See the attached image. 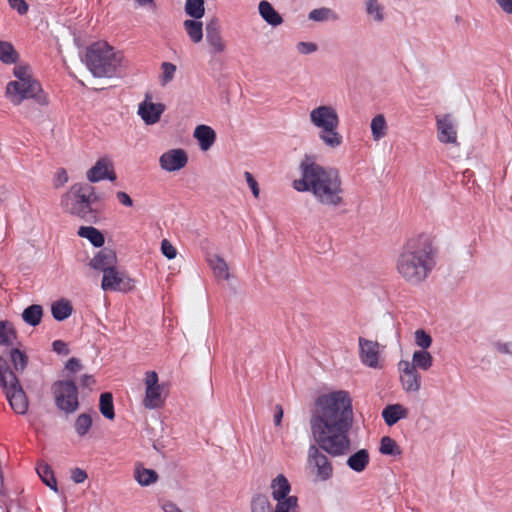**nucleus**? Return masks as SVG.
I'll return each mask as SVG.
<instances>
[{
	"mask_svg": "<svg viewBox=\"0 0 512 512\" xmlns=\"http://www.w3.org/2000/svg\"><path fill=\"white\" fill-rule=\"evenodd\" d=\"M352 424V399L347 391L330 392L316 399L310 426L317 445L308 448L307 468L317 481L325 482L333 477L334 467L326 454L341 457L349 453Z\"/></svg>",
	"mask_w": 512,
	"mask_h": 512,
	"instance_id": "nucleus-1",
	"label": "nucleus"
},
{
	"mask_svg": "<svg viewBox=\"0 0 512 512\" xmlns=\"http://www.w3.org/2000/svg\"><path fill=\"white\" fill-rule=\"evenodd\" d=\"M435 238L427 233L410 237L401 247L395 269L399 277L410 285L424 282L436 265Z\"/></svg>",
	"mask_w": 512,
	"mask_h": 512,
	"instance_id": "nucleus-2",
	"label": "nucleus"
},
{
	"mask_svg": "<svg viewBox=\"0 0 512 512\" xmlns=\"http://www.w3.org/2000/svg\"><path fill=\"white\" fill-rule=\"evenodd\" d=\"M301 178L293 181L298 192H310L318 203L336 208L344 203V189L337 169L323 167L307 158L300 165Z\"/></svg>",
	"mask_w": 512,
	"mask_h": 512,
	"instance_id": "nucleus-3",
	"label": "nucleus"
},
{
	"mask_svg": "<svg viewBox=\"0 0 512 512\" xmlns=\"http://www.w3.org/2000/svg\"><path fill=\"white\" fill-rule=\"evenodd\" d=\"M86 64L94 76L112 78L121 74L127 66V60L122 51L105 41H98L88 47Z\"/></svg>",
	"mask_w": 512,
	"mask_h": 512,
	"instance_id": "nucleus-4",
	"label": "nucleus"
},
{
	"mask_svg": "<svg viewBox=\"0 0 512 512\" xmlns=\"http://www.w3.org/2000/svg\"><path fill=\"white\" fill-rule=\"evenodd\" d=\"M13 73L17 80L7 84L6 94L14 105H20L25 99H34L42 106L48 104V96L32 77L29 66L16 65Z\"/></svg>",
	"mask_w": 512,
	"mask_h": 512,
	"instance_id": "nucleus-5",
	"label": "nucleus"
},
{
	"mask_svg": "<svg viewBox=\"0 0 512 512\" xmlns=\"http://www.w3.org/2000/svg\"><path fill=\"white\" fill-rule=\"evenodd\" d=\"M100 196L94 186L87 183H76L62 196L61 205L66 212L85 221L96 219V211L92 204L99 201Z\"/></svg>",
	"mask_w": 512,
	"mask_h": 512,
	"instance_id": "nucleus-6",
	"label": "nucleus"
},
{
	"mask_svg": "<svg viewBox=\"0 0 512 512\" xmlns=\"http://www.w3.org/2000/svg\"><path fill=\"white\" fill-rule=\"evenodd\" d=\"M310 122L319 129V138L331 148L339 147L343 142L342 135L338 132L339 116L334 107L321 105L310 112Z\"/></svg>",
	"mask_w": 512,
	"mask_h": 512,
	"instance_id": "nucleus-7",
	"label": "nucleus"
},
{
	"mask_svg": "<svg viewBox=\"0 0 512 512\" xmlns=\"http://www.w3.org/2000/svg\"><path fill=\"white\" fill-rule=\"evenodd\" d=\"M2 386L13 411L20 415L25 414L28 410V400L15 372L4 373L2 376Z\"/></svg>",
	"mask_w": 512,
	"mask_h": 512,
	"instance_id": "nucleus-8",
	"label": "nucleus"
},
{
	"mask_svg": "<svg viewBox=\"0 0 512 512\" xmlns=\"http://www.w3.org/2000/svg\"><path fill=\"white\" fill-rule=\"evenodd\" d=\"M56 406L66 412L73 413L79 407L78 389L71 380L56 381L52 386Z\"/></svg>",
	"mask_w": 512,
	"mask_h": 512,
	"instance_id": "nucleus-9",
	"label": "nucleus"
},
{
	"mask_svg": "<svg viewBox=\"0 0 512 512\" xmlns=\"http://www.w3.org/2000/svg\"><path fill=\"white\" fill-rule=\"evenodd\" d=\"M145 396L142 404L146 409L161 408L166 399L164 387L159 383L158 374L155 371H147L144 378Z\"/></svg>",
	"mask_w": 512,
	"mask_h": 512,
	"instance_id": "nucleus-10",
	"label": "nucleus"
},
{
	"mask_svg": "<svg viewBox=\"0 0 512 512\" xmlns=\"http://www.w3.org/2000/svg\"><path fill=\"white\" fill-rule=\"evenodd\" d=\"M273 508L267 496L256 494L251 499V512H298V499L290 496L285 500L276 501Z\"/></svg>",
	"mask_w": 512,
	"mask_h": 512,
	"instance_id": "nucleus-11",
	"label": "nucleus"
},
{
	"mask_svg": "<svg viewBox=\"0 0 512 512\" xmlns=\"http://www.w3.org/2000/svg\"><path fill=\"white\" fill-rule=\"evenodd\" d=\"M101 287L104 291L127 292L134 288V284L125 271H120L114 267L103 274Z\"/></svg>",
	"mask_w": 512,
	"mask_h": 512,
	"instance_id": "nucleus-12",
	"label": "nucleus"
},
{
	"mask_svg": "<svg viewBox=\"0 0 512 512\" xmlns=\"http://www.w3.org/2000/svg\"><path fill=\"white\" fill-rule=\"evenodd\" d=\"M399 379L406 393H417L421 388V375L407 360L398 363Z\"/></svg>",
	"mask_w": 512,
	"mask_h": 512,
	"instance_id": "nucleus-13",
	"label": "nucleus"
},
{
	"mask_svg": "<svg viewBox=\"0 0 512 512\" xmlns=\"http://www.w3.org/2000/svg\"><path fill=\"white\" fill-rule=\"evenodd\" d=\"M436 126L437 137L441 143L458 145L456 124L450 114L436 116Z\"/></svg>",
	"mask_w": 512,
	"mask_h": 512,
	"instance_id": "nucleus-14",
	"label": "nucleus"
},
{
	"mask_svg": "<svg viewBox=\"0 0 512 512\" xmlns=\"http://www.w3.org/2000/svg\"><path fill=\"white\" fill-rule=\"evenodd\" d=\"M188 163V155L183 149H171L163 153L159 158L160 167L168 172L178 171Z\"/></svg>",
	"mask_w": 512,
	"mask_h": 512,
	"instance_id": "nucleus-15",
	"label": "nucleus"
},
{
	"mask_svg": "<svg viewBox=\"0 0 512 512\" xmlns=\"http://www.w3.org/2000/svg\"><path fill=\"white\" fill-rule=\"evenodd\" d=\"M360 360L361 362L371 368H380L379 353L380 345L377 341L367 340L359 337Z\"/></svg>",
	"mask_w": 512,
	"mask_h": 512,
	"instance_id": "nucleus-16",
	"label": "nucleus"
},
{
	"mask_svg": "<svg viewBox=\"0 0 512 512\" xmlns=\"http://www.w3.org/2000/svg\"><path fill=\"white\" fill-rule=\"evenodd\" d=\"M86 177L91 183H96L104 179L111 181L116 180L112 163L107 158L99 159L95 165L87 171Z\"/></svg>",
	"mask_w": 512,
	"mask_h": 512,
	"instance_id": "nucleus-17",
	"label": "nucleus"
},
{
	"mask_svg": "<svg viewBox=\"0 0 512 512\" xmlns=\"http://www.w3.org/2000/svg\"><path fill=\"white\" fill-rule=\"evenodd\" d=\"M116 264V253L114 250L109 248L100 250L90 261V266L95 270L103 272V274L105 271H109L116 267Z\"/></svg>",
	"mask_w": 512,
	"mask_h": 512,
	"instance_id": "nucleus-18",
	"label": "nucleus"
},
{
	"mask_svg": "<svg viewBox=\"0 0 512 512\" xmlns=\"http://www.w3.org/2000/svg\"><path fill=\"white\" fill-rule=\"evenodd\" d=\"M164 110L165 106L161 103L156 104L144 101L139 105L138 114L146 124L151 125L157 123L160 120Z\"/></svg>",
	"mask_w": 512,
	"mask_h": 512,
	"instance_id": "nucleus-19",
	"label": "nucleus"
},
{
	"mask_svg": "<svg viewBox=\"0 0 512 512\" xmlns=\"http://www.w3.org/2000/svg\"><path fill=\"white\" fill-rule=\"evenodd\" d=\"M206 42L210 47V53L213 55L223 53L226 49V43L216 25L208 24L206 26Z\"/></svg>",
	"mask_w": 512,
	"mask_h": 512,
	"instance_id": "nucleus-20",
	"label": "nucleus"
},
{
	"mask_svg": "<svg viewBox=\"0 0 512 512\" xmlns=\"http://www.w3.org/2000/svg\"><path fill=\"white\" fill-rule=\"evenodd\" d=\"M271 495L275 501L285 500L290 497L291 485L288 479L283 475H277L270 484Z\"/></svg>",
	"mask_w": 512,
	"mask_h": 512,
	"instance_id": "nucleus-21",
	"label": "nucleus"
},
{
	"mask_svg": "<svg viewBox=\"0 0 512 512\" xmlns=\"http://www.w3.org/2000/svg\"><path fill=\"white\" fill-rule=\"evenodd\" d=\"M18 344L17 333L12 323L0 321V346L7 350Z\"/></svg>",
	"mask_w": 512,
	"mask_h": 512,
	"instance_id": "nucleus-22",
	"label": "nucleus"
},
{
	"mask_svg": "<svg viewBox=\"0 0 512 512\" xmlns=\"http://www.w3.org/2000/svg\"><path fill=\"white\" fill-rule=\"evenodd\" d=\"M193 136L197 139L203 151L208 150L216 140L215 131L210 126L203 124L195 128Z\"/></svg>",
	"mask_w": 512,
	"mask_h": 512,
	"instance_id": "nucleus-23",
	"label": "nucleus"
},
{
	"mask_svg": "<svg viewBox=\"0 0 512 512\" xmlns=\"http://www.w3.org/2000/svg\"><path fill=\"white\" fill-rule=\"evenodd\" d=\"M370 463V454L367 449H360L351 456L348 457L346 464L347 466L357 472H363Z\"/></svg>",
	"mask_w": 512,
	"mask_h": 512,
	"instance_id": "nucleus-24",
	"label": "nucleus"
},
{
	"mask_svg": "<svg viewBox=\"0 0 512 512\" xmlns=\"http://www.w3.org/2000/svg\"><path fill=\"white\" fill-rule=\"evenodd\" d=\"M408 416V410L401 404L386 406L382 411V417L388 426L396 424L400 419Z\"/></svg>",
	"mask_w": 512,
	"mask_h": 512,
	"instance_id": "nucleus-25",
	"label": "nucleus"
},
{
	"mask_svg": "<svg viewBox=\"0 0 512 512\" xmlns=\"http://www.w3.org/2000/svg\"><path fill=\"white\" fill-rule=\"evenodd\" d=\"M4 352L9 355V359L13 364L15 371L22 373L27 367L28 356L25 351L19 348V344L4 350Z\"/></svg>",
	"mask_w": 512,
	"mask_h": 512,
	"instance_id": "nucleus-26",
	"label": "nucleus"
},
{
	"mask_svg": "<svg viewBox=\"0 0 512 512\" xmlns=\"http://www.w3.org/2000/svg\"><path fill=\"white\" fill-rule=\"evenodd\" d=\"M259 13L261 17L270 25L278 26L283 23L282 16L274 9L268 1H261L259 3Z\"/></svg>",
	"mask_w": 512,
	"mask_h": 512,
	"instance_id": "nucleus-27",
	"label": "nucleus"
},
{
	"mask_svg": "<svg viewBox=\"0 0 512 512\" xmlns=\"http://www.w3.org/2000/svg\"><path fill=\"white\" fill-rule=\"evenodd\" d=\"M207 261L218 280H227L229 278L228 265L222 257L212 255L208 257Z\"/></svg>",
	"mask_w": 512,
	"mask_h": 512,
	"instance_id": "nucleus-28",
	"label": "nucleus"
},
{
	"mask_svg": "<svg viewBox=\"0 0 512 512\" xmlns=\"http://www.w3.org/2000/svg\"><path fill=\"white\" fill-rule=\"evenodd\" d=\"M183 27L193 43H199L203 38V24L199 19H188Z\"/></svg>",
	"mask_w": 512,
	"mask_h": 512,
	"instance_id": "nucleus-29",
	"label": "nucleus"
},
{
	"mask_svg": "<svg viewBox=\"0 0 512 512\" xmlns=\"http://www.w3.org/2000/svg\"><path fill=\"white\" fill-rule=\"evenodd\" d=\"M78 235L88 239L95 247H102L105 242L103 234L92 226H81L78 230Z\"/></svg>",
	"mask_w": 512,
	"mask_h": 512,
	"instance_id": "nucleus-30",
	"label": "nucleus"
},
{
	"mask_svg": "<svg viewBox=\"0 0 512 512\" xmlns=\"http://www.w3.org/2000/svg\"><path fill=\"white\" fill-rule=\"evenodd\" d=\"M73 307L68 300L61 299L52 304L51 312L57 321H63L71 316Z\"/></svg>",
	"mask_w": 512,
	"mask_h": 512,
	"instance_id": "nucleus-31",
	"label": "nucleus"
},
{
	"mask_svg": "<svg viewBox=\"0 0 512 512\" xmlns=\"http://www.w3.org/2000/svg\"><path fill=\"white\" fill-rule=\"evenodd\" d=\"M134 477L141 486H149L158 480V474L155 470L147 469L142 466H136Z\"/></svg>",
	"mask_w": 512,
	"mask_h": 512,
	"instance_id": "nucleus-32",
	"label": "nucleus"
},
{
	"mask_svg": "<svg viewBox=\"0 0 512 512\" xmlns=\"http://www.w3.org/2000/svg\"><path fill=\"white\" fill-rule=\"evenodd\" d=\"M414 369H422L424 371L431 368L433 364L432 355L426 350H417L413 353L412 362Z\"/></svg>",
	"mask_w": 512,
	"mask_h": 512,
	"instance_id": "nucleus-33",
	"label": "nucleus"
},
{
	"mask_svg": "<svg viewBox=\"0 0 512 512\" xmlns=\"http://www.w3.org/2000/svg\"><path fill=\"white\" fill-rule=\"evenodd\" d=\"M43 316V308L41 305L33 304L28 306L22 313V318L25 323L31 326L40 324Z\"/></svg>",
	"mask_w": 512,
	"mask_h": 512,
	"instance_id": "nucleus-34",
	"label": "nucleus"
},
{
	"mask_svg": "<svg viewBox=\"0 0 512 512\" xmlns=\"http://www.w3.org/2000/svg\"><path fill=\"white\" fill-rule=\"evenodd\" d=\"M372 137L375 141H379L387 134V123L384 115L378 114L371 121Z\"/></svg>",
	"mask_w": 512,
	"mask_h": 512,
	"instance_id": "nucleus-35",
	"label": "nucleus"
},
{
	"mask_svg": "<svg viewBox=\"0 0 512 512\" xmlns=\"http://www.w3.org/2000/svg\"><path fill=\"white\" fill-rule=\"evenodd\" d=\"M99 408L101 414L105 418L109 420H113L115 418L113 396L110 392H104L100 395Z\"/></svg>",
	"mask_w": 512,
	"mask_h": 512,
	"instance_id": "nucleus-36",
	"label": "nucleus"
},
{
	"mask_svg": "<svg viewBox=\"0 0 512 512\" xmlns=\"http://www.w3.org/2000/svg\"><path fill=\"white\" fill-rule=\"evenodd\" d=\"M36 470L43 483L54 491H57V481L51 467L46 463H40Z\"/></svg>",
	"mask_w": 512,
	"mask_h": 512,
	"instance_id": "nucleus-37",
	"label": "nucleus"
},
{
	"mask_svg": "<svg viewBox=\"0 0 512 512\" xmlns=\"http://www.w3.org/2000/svg\"><path fill=\"white\" fill-rule=\"evenodd\" d=\"M185 12L194 19H201L205 13L204 0H186Z\"/></svg>",
	"mask_w": 512,
	"mask_h": 512,
	"instance_id": "nucleus-38",
	"label": "nucleus"
},
{
	"mask_svg": "<svg viewBox=\"0 0 512 512\" xmlns=\"http://www.w3.org/2000/svg\"><path fill=\"white\" fill-rule=\"evenodd\" d=\"M18 54L15 51L12 44L5 41H0V61L5 64L15 63L17 60Z\"/></svg>",
	"mask_w": 512,
	"mask_h": 512,
	"instance_id": "nucleus-39",
	"label": "nucleus"
},
{
	"mask_svg": "<svg viewBox=\"0 0 512 512\" xmlns=\"http://www.w3.org/2000/svg\"><path fill=\"white\" fill-rule=\"evenodd\" d=\"M309 19L312 21H327V20H337L338 16L337 14L330 8L322 7L318 9L312 10L309 15Z\"/></svg>",
	"mask_w": 512,
	"mask_h": 512,
	"instance_id": "nucleus-40",
	"label": "nucleus"
},
{
	"mask_svg": "<svg viewBox=\"0 0 512 512\" xmlns=\"http://www.w3.org/2000/svg\"><path fill=\"white\" fill-rule=\"evenodd\" d=\"M176 71L177 67L175 64L171 62H163L161 64V74L159 76L160 84L162 86H166L170 83L174 79Z\"/></svg>",
	"mask_w": 512,
	"mask_h": 512,
	"instance_id": "nucleus-41",
	"label": "nucleus"
},
{
	"mask_svg": "<svg viewBox=\"0 0 512 512\" xmlns=\"http://www.w3.org/2000/svg\"><path fill=\"white\" fill-rule=\"evenodd\" d=\"M92 426V418L89 414H80L75 421V429L79 436L86 435Z\"/></svg>",
	"mask_w": 512,
	"mask_h": 512,
	"instance_id": "nucleus-42",
	"label": "nucleus"
},
{
	"mask_svg": "<svg viewBox=\"0 0 512 512\" xmlns=\"http://www.w3.org/2000/svg\"><path fill=\"white\" fill-rule=\"evenodd\" d=\"M397 449V444L395 440H393L389 436H384L380 442V452L384 455H395Z\"/></svg>",
	"mask_w": 512,
	"mask_h": 512,
	"instance_id": "nucleus-43",
	"label": "nucleus"
},
{
	"mask_svg": "<svg viewBox=\"0 0 512 512\" xmlns=\"http://www.w3.org/2000/svg\"><path fill=\"white\" fill-rule=\"evenodd\" d=\"M415 342L419 347L422 348V350H426L431 346L432 338L424 330L418 329L415 332Z\"/></svg>",
	"mask_w": 512,
	"mask_h": 512,
	"instance_id": "nucleus-44",
	"label": "nucleus"
},
{
	"mask_svg": "<svg viewBox=\"0 0 512 512\" xmlns=\"http://www.w3.org/2000/svg\"><path fill=\"white\" fill-rule=\"evenodd\" d=\"M367 13L369 15H372L376 21L383 20V14L381 12V7L378 4L377 0H368Z\"/></svg>",
	"mask_w": 512,
	"mask_h": 512,
	"instance_id": "nucleus-45",
	"label": "nucleus"
},
{
	"mask_svg": "<svg viewBox=\"0 0 512 512\" xmlns=\"http://www.w3.org/2000/svg\"><path fill=\"white\" fill-rule=\"evenodd\" d=\"M161 251L168 259H174L177 255L176 248L167 239L162 240Z\"/></svg>",
	"mask_w": 512,
	"mask_h": 512,
	"instance_id": "nucleus-46",
	"label": "nucleus"
},
{
	"mask_svg": "<svg viewBox=\"0 0 512 512\" xmlns=\"http://www.w3.org/2000/svg\"><path fill=\"white\" fill-rule=\"evenodd\" d=\"M9 6L16 10L20 15L28 12L29 6L25 0H8Z\"/></svg>",
	"mask_w": 512,
	"mask_h": 512,
	"instance_id": "nucleus-47",
	"label": "nucleus"
},
{
	"mask_svg": "<svg viewBox=\"0 0 512 512\" xmlns=\"http://www.w3.org/2000/svg\"><path fill=\"white\" fill-rule=\"evenodd\" d=\"M244 176H245V179L247 181V184L248 186L250 187L253 195L255 198H258L259 197V193H260V190H259V186H258V183L257 181L254 179L253 175L246 171L244 173Z\"/></svg>",
	"mask_w": 512,
	"mask_h": 512,
	"instance_id": "nucleus-48",
	"label": "nucleus"
},
{
	"mask_svg": "<svg viewBox=\"0 0 512 512\" xmlns=\"http://www.w3.org/2000/svg\"><path fill=\"white\" fill-rule=\"evenodd\" d=\"M68 182V174L64 168L58 169L54 179V187L59 188L62 187L65 183Z\"/></svg>",
	"mask_w": 512,
	"mask_h": 512,
	"instance_id": "nucleus-49",
	"label": "nucleus"
},
{
	"mask_svg": "<svg viewBox=\"0 0 512 512\" xmlns=\"http://www.w3.org/2000/svg\"><path fill=\"white\" fill-rule=\"evenodd\" d=\"M296 47L301 54H311L317 50V45L312 42H299Z\"/></svg>",
	"mask_w": 512,
	"mask_h": 512,
	"instance_id": "nucleus-50",
	"label": "nucleus"
},
{
	"mask_svg": "<svg viewBox=\"0 0 512 512\" xmlns=\"http://www.w3.org/2000/svg\"><path fill=\"white\" fill-rule=\"evenodd\" d=\"M71 478L75 483H82L87 479V473L80 468H75L72 471Z\"/></svg>",
	"mask_w": 512,
	"mask_h": 512,
	"instance_id": "nucleus-51",
	"label": "nucleus"
},
{
	"mask_svg": "<svg viewBox=\"0 0 512 512\" xmlns=\"http://www.w3.org/2000/svg\"><path fill=\"white\" fill-rule=\"evenodd\" d=\"M116 197L118 201L125 207H131L133 205L131 197L126 192L118 191L116 193Z\"/></svg>",
	"mask_w": 512,
	"mask_h": 512,
	"instance_id": "nucleus-52",
	"label": "nucleus"
},
{
	"mask_svg": "<svg viewBox=\"0 0 512 512\" xmlns=\"http://www.w3.org/2000/svg\"><path fill=\"white\" fill-rule=\"evenodd\" d=\"M82 368V365L80 361L77 358H70L66 363V369L72 373H76L80 371Z\"/></svg>",
	"mask_w": 512,
	"mask_h": 512,
	"instance_id": "nucleus-53",
	"label": "nucleus"
},
{
	"mask_svg": "<svg viewBox=\"0 0 512 512\" xmlns=\"http://www.w3.org/2000/svg\"><path fill=\"white\" fill-rule=\"evenodd\" d=\"M53 350L58 354H68L67 344L62 340H55L52 344Z\"/></svg>",
	"mask_w": 512,
	"mask_h": 512,
	"instance_id": "nucleus-54",
	"label": "nucleus"
},
{
	"mask_svg": "<svg viewBox=\"0 0 512 512\" xmlns=\"http://www.w3.org/2000/svg\"><path fill=\"white\" fill-rule=\"evenodd\" d=\"M495 2L504 12L512 14V0H495Z\"/></svg>",
	"mask_w": 512,
	"mask_h": 512,
	"instance_id": "nucleus-55",
	"label": "nucleus"
},
{
	"mask_svg": "<svg viewBox=\"0 0 512 512\" xmlns=\"http://www.w3.org/2000/svg\"><path fill=\"white\" fill-rule=\"evenodd\" d=\"M164 512H182L181 509L171 501H165L161 505Z\"/></svg>",
	"mask_w": 512,
	"mask_h": 512,
	"instance_id": "nucleus-56",
	"label": "nucleus"
},
{
	"mask_svg": "<svg viewBox=\"0 0 512 512\" xmlns=\"http://www.w3.org/2000/svg\"><path fill=\"white\" fill-rule=\"evenodd\" d=\"M282 417H283V408L281 405L277 404L275 406V414H274V423L276 426L281 425Z\"/></svg>",
	"mask_w": 512,
	"mask_h": 512,
	"instance_id": "nucleus-57",
	"label": "nucleus"
},
{
	"mask_svg": "<svg viewBox=\"0 0 512 512\" xmlns=\"http://www.w3.org/2000/svg\"><path fill=\"white\" fill-rule=\"evenodd\" d=\"M80 383L83 387H90L95 384V379L92 375L84 374L80 379Z\"/></svg>",
	"mask_w": 512,
	"mask_h": 512,
	"instance_id": "nucleus-58",
	"label": "nucleus"
},
{
	"mask_svg": "<svg viewBox=\"0 0 512 512\" xmlns=\"http://www.w3.org/2000/svg\"><path fill=\"white\" fill-rule=\"evenodd\" d=\"M5 372H13L7 365L6 362L0 358V382L2 383V376Z\"/></svg>",
	"mask_w": 512,
	"mask_h": 512,
	"instance_id": "nucleus-59",
	"label": "nucleus"
},
{
	"mask_svg": "<svg viewBox=\"0 0 512 512\" xmlns=\"http://www.w3.org/2000/svg\"><path fill=\"white\" fill-rule=\"evenodd\" d=\"M135 1H136L139 5H141V6L154 4V0H135Z\"/></svg>",
	"mask_w": 512,
	"mask_h": 512,
	"instance_id": "nucleus-60",
	"label": "nucleus"
},
{
	"mask_svg": "<svg viewBox=\"0 0 512 512\" xmlns=\"http://www.w3.org/2000/svg\"><path fill=\"white\" fill-rule=\"evenodd\" d=\"M506 347H507V344H504L503 345V348H504L503 351H507Z\"/></svg>",
	"mask_w": 512,
	"mask_h": 512,
	"instance_id": "nucleus-61",
	"label": "nucleus"
}]
</instances>
